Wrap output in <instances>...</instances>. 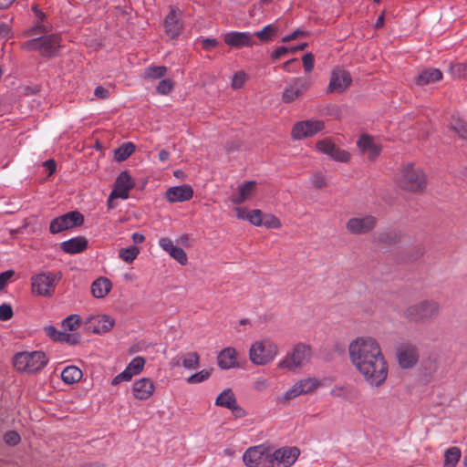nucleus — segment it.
<instances>
[{
  "label": "nucleus",
  "mask_w": 467,
  "mask_h": 467,
  "mask_svg": "<svg viewBox=\"0 0 467 467\" xmlns=\"http://www.w3.org/2000/svg\"><path fill=\"white\" fill-rule=\"evenodd\" d=\"M349 359L364 382L379 388L389 376V364L380 344L371 337H358L348 345Z\"/></svg>",
  "instance_id": "nucleus-1"
},
{
  "label": "nucleus",
  "mask_w": 467,
  "mask_h": 467,
  "mask_svg": "<svg viewBox=\"0 0 467 467\" xmlns=\"http://www.w3.org/2000/svg\"><path fill=\"white\" fill-rule=\"evenodd\" d=\"M394 182L397 187L402 191L422 193L428 186V176L420 166L407 163L399 169Z\"/></svg>",
  "instance_id": "nucleus-2"
},
{
  "label": "nucleus",
  "mask_w": 467,
  "mask_h": 467,
  "mask_svg": "<svg viewBox=\"0 0 467 467\" xmlns=\"http://www.w3.org/2000/svg\"><path fill=\"white\" fill-rule=\"evenodd\" d=\"M48 363L43 351H23L13 358V366L17 372L35 374L42 370Z\"/></svg>",
  "instance_id": "nucleus-3"
},
{
  "label": "nucleus",
  "mask_w": 467,
  "mask_h": 467,
  "mask_svg": "<svg viewBox=\"0 0 467 467\" xmlns=\"http://www.w3.org/2000/svg\"><path fill=\"white\" fill-rule=\"evenodd\" d=\"M300 455L297 447H283L274 449L267 446L263 454V467H290Z\"/></svg>",
  "instance_id": "nucleus-4"
},
{
  "label": "nucleus",
  "mask_w": 467,
  "mask_h": 467,
  "mask_svg": "<svg viewBox=\"0 0 467 467\" xmlns=\"http://www.w3.org/2000/svg\"><path fill=\"white\" fill-rule=\"evenodd\" d=\"M61 47V38L59 35L51 34L44 36L33 38L22 45L26 51H38L39 54L47 58H50L57 54Z\"/></svg>",
  "instance_id": "nucleus-5"
},
{
  "label": "nucleus",
  "mask_w": 467,
  "mask_h": 467,
  "mask_svg": "<svg viewBox=\"0 0 467 467\" xmlns=\"http://www.w3.org/2000/svg\"><path fill=\"white\" fill-rule=\"evenodd\" d=\"M60 276L52 272H42L32 275L31 292L34 296L51 297Z\"/></svg>",
  "instance_id": "nucleus-6"
},
{
  "label": "nucleus",
  "mask_w": 467,
  "mask_h": 467,
  "mask_svg": "<svg viewBox=\"0 0 467 467\" xmlns=\"http://www.w3.org/2000/svg\"><path fill=\"white\" fill-rule=\"evenodd\" d=\"M440 306L433 301H421L407 307L405 317L413 322H427L439 315Z\"/></svg>",
  "instance_id": "nucleus-7"
},
{
  "label": "nucleus",
  "mask_w": 467,
  "mask_h": 467,
  "mask_svg": "<svg viewBox=\"0 0 467 467\" xmlns=\"http://www.w3.org/2000/svg\"><path fill=\"white\" fill-rule=\"evenodd\" d=\"M278 352L277 346L273 342L262 340L253 344L249 350L251 361L255 365H265L271 362Z\"/></svg>",
  "instance_id": "nucleus-8"
},
{
  "label": "nucleus",
  "mask_w": 467,
  "mask_h": 467,
  "mask_svg": "<svg viewBox=\"0 0 467 467\" xmlns=\"http://www.w3.org/2000/svg\"><path fill=\"white\" fill-rule=\"evenodd\" d=\"M326 129V124L321 119H305L296 121L290 132L294 140H301L314 137Z\"/></svg>",
  "instance_id": "nucleus-9"
},
{
  "label": "nucleus",
  "mask_w": 467,
  "mask_h": 467,
  "mask_svg": "<svg viewBox=\"0 0 467 467\" xmlns=\"http://www.w3.org/2000/svg\"><path fill=\"white\" fill-rule=\"evenodd\" d=\"M378 219L372 214H363L349 218L346 223L347 231L353 235L371 233L377 226Z\"/></svg>",
  "instance_id": "nucleus-10"
},
{
  "label": "nucleus",
  "mask_w": 467,
  "mask_h": 467,
  "mask_svg": "<svg viewBox=\"0 0 467 467\" xmlns=\"http://www.w3.org/2000/svg\"><path fill=\"white\" fill-rule=\"evenodd\" d=\"M310 356V348L304 344H298L293 348L290 354H287L285 358L279 362L278 367L280 368L294 370L308 362Z\"/></svg>",
  "instance_id": "nucleus-11"
},
{
  "label": "nucleus",
  "mask_w": 467,
  "mask_h": 467,
  "mask_svg": "<svg viewBox=\"0 0 467 467\" xmlns=\"http://www.w3.org/2000/svg\"><path fill=\"white\" fill-rule=\"evenodd\" d=\"M352 84L351 74L339 67L332 69L329 78V84L327 88V94H342L344 93Z\"/></svg>",
  "instance_id": "nucleus-12"
},
{
  "label": "nucleus",
  "mask_w": 467,
  "mask_h": 467,
  "mask_svg": "<svg viewBox=\"0 0 467 467\" xmlns=\"http://www.w3.org/2000/svg\"><path fill=\"white\" fill-rule=\"evenodd\" d=\"M84 222L83 215L78 212H69L61 216L56 217L50 222L49 232L52 234L81 225Z\"/></svg>",
  "instance_id": "nucleus-13"
},
{
  "label": "nucleus",
  "mask_w": 467,
  "mask_h": 467,
  "mask_svg": "<svg viewBox=\"0 0 467 467\" xmlns=\"http://www.w3.org/2000/svg\"><path fill=\"white\" fill-rule=\"evenodd\" d=\"M316 149L335 161L348 162L351 159V154L348 150L337 147L330 138L317 140L316 142Z\"/></svg>",
  "instance_id": "nucleus-14"
},
{
  "label": "nucleus",
  "mask_w": 467,
  "mask_h": 467,
  "mask_svg": "<svg viewBox=\"0 0 467 467\" xmlns=\"http://www.w3.org/2000/svg\"><path fill=\"white\" fill-rule=\"evenodd\" d=\"M182 12L179 8L170 7V12L163 20L165 34L169 38L175 39L181 34L182 30Z\"/></svg>",
  "instance_id": "nucleus-15"
},
{
  "label": "nucleus",
  "mask_w": 467,
  "mask_h": 467,
  "mask_svg": "<svg viewBox=\"0 0 467 467\" xmlns=\"http://www.w3.org/2000/svg\"><path fill=\"white\" fill-rule=\"evenodd\" d=\"M418 348L410 343H403L397 348V359L402 368H410L419 360Z\"/></svg>",
  "instance_id": "nucleus-16"
},
{
  "label": "nucleus",
  "mask_w": 467,
  "mask_h": 467,
  "mask_svg": "<svg viewBox=\"0 0 467 467\" xmlns=\"http://www.w3.org/2000/svg\"><path fill=\"white\" fill-rule=\"evenodd\" d=\"M310 81L304 80L301 78H296L287 85L282 93V101L291 103L299 99L309 88Z\"/></svg>",
  "instance_id": "nucleus-17"
},
{
  "label": "nucleus",
  "mask_w": 467,
  "mask_h": 467,
  "mask_svg": "<svg viewBox=\"0 0 467 467\" xmlns=\"http://www.w3.org/2000/svg\"><path fill=\"white\" fill-rule=\"evenodd\" d=\"M215 405L230 410L236 418H243L246 415L245 410L238 405L232 389L223 390L216 398Z\"/></svg>",
  "instance_id": "nucleus-18"
},
{
  "label": "nucleus",
  "mask_w": 467,
  "mask_h": 467,
  "mask_svg": "<svg viewBox=\"0 0 467 467\" xmlns=\"http://www.w3.org/2000/svg\"><path fill=\"white\" fill-rule=\"evenodd\" d=\"M115 326L113 317L108 315H97L90 317L86 321V327L93 334H104L110 331Z\"/></svg>",
  "instance_id": "nucleus-19"
},
{
  "label": "nucleus",
  "mask_w": 467,
  "mask_h": 467,
  "mask_svg": "<svg viewBox=\"0 0 467 467\" xmlns=\"http://www.w3.org/2000/svg\"><path fill=\"white\" fill-rule=\"evenodd\" d=\"M256 193L257 182L255 181H245L238 185L230 200L234 204L239 205L253 200Z\"/></svg>",
  "instance_id": "nucleus-20"
},
{
  "label": "nucleus",
  "mask_w": 467,
  "mask_h": 467,
  "mask_svg": "<svg viewBox=\"0 0 467 467\" xmlns=\"http://www.w3.org/2000/svg\"><path fill=\"white\" fill-rule=\"evenodd\" d=\"M133 187L134 182L130 173L126 171L120 172L115 181L114 189L110 193V199L129 198V192Z\"/></svg>",
  "instance_id": "nucleus-21"
},
{
  "label": "nucleus",
  "mask_w": 467,
  "mask_h": 467,
  "mask_svg": "<svg viewBox=\"0 0 467 467\" xmlns=\"http://www.w3.org/2000/svg\"><path fill=\"white\" fill-rule=\"evenodd\" d=\"M224 43L233 48L250 47L255 45L253 36L248 32H229L223 36Z\"/></svg>",
  "instance_id": "nucleus-22"
},
{
  "label": "nucleus",
  "mask_w": 467,
  "mask_h": 467,
  "mask_svg": "<svg viewBox=\"0 0 467 467\" xmlns=\"http://www.w3.org/2000/svg\"><path fill=\"white\" fill-rule=\"evenodd\" d=\"M357 146L362 154H367L370 161H375L381 151V147L374 142L373 137L368 134H362Z\"/></svg>",
  "instance_id": "nucleus-23"
},
{
  "label": "nucleus",
  "mask_w": 467,
  "mask_h": 467,
  "mask_svg": "<svg viewBox=\"0 0 467 467\" xmlns=\"http://www.w3.org/2000/svg\"><path fill=\"white\" fill-rule=\"evenodd\" d=\"M159 245L169 254L171 257L176 260L180 265H186L188 257L184 250L176 246L168 237H162L159 240Z\"/></svg>",
  "instance_id": "nucleus-24"
},
{
  "label": "nucleus",
  "mask_w": 467,
  "mask_h": 467,
  "mask_svg": "<svg viewBox=\"0 0 467 467\" xmlns=\"http://www.w3.org/2000/svg\"><path fill=\"white\" fill-rule=\"evenodd\" d=\"M192 196L193 190L189 184L171 187L165 192V197L170 202L189 201Z\"/></svg>",
  "instance_id": "nucleus-25"
},
{
  "label": "nucleus",
  "mask_w": 467,
  "mask_h": 467,
  "mask_svg": "<svg viewBox=\"0 0 467 467\" xmlns=\"http://www.w3.org/2000/svg\"><path fill=\"white\" fill-rule=\"evenodd\" d=\"M155 390V386L151 379L142 378L133 383L132 392L137 400H145L150 399Z\"/></svg>",
  "instance_id": "nucleus-26"
},
{
  "label": "nucleus",
  "mask_w": 467,
  "mask_h": 467,
  "mask_svg": "<svg viewBox=\"0 0 467 467\" xmlns=\"http://www.w3.org/2000/svg\"><path fill=\"white\" fill-rule=\"evenodd\" d=\"M267 451V446L258 445L251 447L243 456L244 462L249 467H263V454Z\"/></svg>",
  "instance_id": "nucleus-27"
},
{
  "label": "nucleus",
  "mask_w": 467,
  "mask_h": 467,
  "mask_svg": "<svg viewBox=\"0 0 467 467\" xmlns=\"http://www.w3.org/2000/svg\"><path fill=\"white\" fill-rule=\"evenodd\" d=\"M218 366L223 369H230L238 366L237 353L234 348H225L217 357Z\"/></svg>",
  "instance_id": "nucleus-28"
},
{
  "label": "nucleus",
  "mask_w": 467,
  "mask_h": 467,
  "mask_svg": "<svg viewBox=\"0 0 467 467\" xmlns=\"http://www.w3.org/2000/svg\"><path fill=\"white\" fill-rule=\"evenodd\" d=\"M60 247L66 254H78L88 248V240L83 236H78L62 242Z\"/></svg>",
  "instance_id": "nucleus-29"
},
{
  "label": "nucleus",
  "mask_w": 467,
  "mask_h": 467,
  "mask_svg": "<svg viewBox=\"0 0 467 467\" xmlns=\"http://www.w3.org/2000/svg\"><path fill=\"white\" fill-rule=\"evenodd\" d=\"M112 283L107 277L100 276L91 284V294L95 298H104L111 291Z\"/></svg>",
  "instance_id": "nucleus-30"
},
{
  "label": "nucleus",
  "mask_w": 467,
  "mask_h": 467,
  "mask_svg": "<svg viewBox=\"0 0 467 467\" xmlns=\"http://www.w3.org/2000/svg\"><path fill=\"white\" fill-rule=\"evenodd\" d=\"M449 129L455 132L461 139L467 140V120L461 116H451Z\"/></svg>",
  "instance_id": "nucleus-31"
},
{
  "label": "nucleus",
  "mask_w": 467,
  "mask_h": 467,
  "mask_svg": "<svg viewBox=\"0 0 467 467\" xmlns=\"http://www.w3.org/2000/svg\"><path fill=\"white\" fill-rule=\"evenodd\" d=\"M82 370L77 366H67L61 373V379L66 384H74L78 382L82 379Z\"/></svg>",
  "instance_id": "nucleus-32"
},
{
  "label": "nucleus",
  "mask_w": 467,
  "mask_h": 467,
  "mask_svg": "<svg viewBox=\"0 0 467 467\" xmlns=\"http://www.w3.org/2000/svg\"><path fill=\"white\" fill-rule=\"evenodd\" d=\"M442 78L441 70L432 68L422 71L416 78L418 85L424 86L431 82L439 81Z\"/></svg>",
  "instance_id": "nucleus-33"
},
{
  "label": "nucleus",
  "mask_w": 467,
  "mask_h": 467,
  "mask_svg": "<svg viewBox=\"0 0 467 467\" xmlns=\"http://www.w3.org/2000/svg\"><path fill=\"white\" fill-rule=\"evenodd\" d=\"M136 150L135 145L132 142H125L114 150V160L118 162L124 161Z\"/></svg>",
  "instance_id": "nucleus-34"
},
{
  "label": "nucleus",
  "mask_w": 467,
  "mask_h": 467,
  "mask_svg": "<svg viewBox=\"0 0 467 467\" xmlns=\"http://www.w3.org/2000/svg\"><path fill=\"white\" fill-rule=\"evenodd\" d=\"M461 458V451L457 447L446 450L444 453V467H455Z\"/></svg>",
  "instance_id": "nucleus-35"
},
{
  "label": "nucleus",
  "mask_w": 467,
  "mask_h": 467,
  "mask_svg": "<svg viewBox=\"0 0 467 467\" xmlns=\"http://www.w3.org/2000/svg\"><path fill=\"white\" fill-rule=\"evenodd\" d=\"M167 73V67L164 66H151L145 69L143 74L144 79H159Z\"/></svg>",
  "instance_id": "nucleus-36"
},
{
  "label": "nucleus",
  "mask_w": 467,
  "mask_h": 467,
  "mask_svg": "<svg viewBox=\"0 0 467 467\" xmlns=\"http://www.w3.org/2000/svg\"><path fill=\"white\" fill-rule=\"evenodd\" d=\"M277 34V27L274 25H267L262 30L254 33V36L261 42H269Z\"/></svg>",
  "instance_id": "nucleus-37"
},
{
  "label": "nucleus",
  "mask_w": 467,
  "mask_h": 467,
  "mask_svg": "<svg viewBox=\"0 0 467 467\" xmlns=\"http://www.w3.org/2000/svg\"><path fill=\"white\" fill-rule=\"evenodd\" d=\"M140 254V249L137 246H130L129 248H122L119 250V257L126 263H132Z\"/></svg>",
  "instance_id": "nucleus-38"
},
{
  "label": "nucleus",
  "mask_w": 467,
  "mask_h": 467,
  "mask_svg": "<svg viewBox=\"0 0 467 467\" xmlns=\"http://www.w3.org/2000/svg\"><path fill=\"white\" fill-rule=\"evenodd\" d=\"M81 319L78 315H70L63 320L62 328L65 331H73L79 327Z\"/></svg>",
  "instance_id": "nucleus-39"
},
{
  "label": "nucleus",
  "mask_w": 467,
  "mask_h": 467,
  "mask_svg": "<svg viewBox=\"0 0 467 467\" xmlns=\"http://www.w3.org/2000/svg\"><path fill=\"white\" fill-rule=\"evenodd\" d=\"M144 365L145 359L141 357H136L130 362L126 368L130 373H131V376L133 377L142 371Z\"/></svg>",
  "instance_id": "nucleus-40"
},
{
  "label": "nucleus",
  "mask_w": 467,
  "mask_h": 467,
  "mask_svg": "<svg viewBox=\"0 0 467 467\" xmlns=\"http://www.w3.org/2000/svg\"><path fill=\"white\" fill-rule=\"evenodd\" d=\"M248 79V75L244 71L240 70L234 74L231 81V88L233 89L242 88Z\"/></svg>",
  "instance_id": "nucleus-41"
},
{
  "label": "nucleus",
  "mask_w": 467,
  "mask_h": 467,
  "mask_svg": "<svg viewBox=\"0 0 467 467\" xmlns=\"http://www.w3.org/2000/svg\"><path fill=\"white\" fill-rule=\"evenodd\" d=\"M200 358L196 352L186 354L182 359V365L187 369H194L199 367Z\"/></svg>",
  "instance_id": "nucleus-42"
},
{
  "label": "nucleus",
  "mask_w": 467,
  "mask_h": 467,
  "mask_svg": "<svg viewBox=\"0 0 467 467\" xmlns=\"http://www.w3.org/2000/svg\"><path fill=\"white\" fill-rule=\"evenodd\" d=\"M450 72L455 78H467V65L456 63L451 66Z\"/></svg>",
  "instance_id": "nucleus-43"
},
{
  "label": "nucleus",
  "mask_w": 467,
  "mask_h": 467,
  "mask_svg": "<svg viewBox=\"0 0 467 467\" xmlns=\"http://www.w3.org/2000/svg\"><path fill=\"white\" fill-rule=\"evenodd\" d=\"M263 225L268 229H279L282 226L279 218L272 213H265L263 218Z\"/></svg>",
  "instance_id": "nucleus-44"
},
{
  "label": "nucleus",
  "mask_w": 467,
  "mask_h": 467,
  "mask_svg": "<svg viewBox=\"0 0 467 467\" xmlns=\"http://www.w3.org/2000/svg\"><path fill=\"white\" fill-rule=\"evenodd\" d=\"M299 383L305 394H308L314 391L319 386V382L317 381V379L313 378L301 379L299 380Z\"/></svg>",
  "instance_id": "nucleus-45"
},
{
  "label": "nucleus",
  "mask_w": 467,
  "mask_h": 467,
  "mask_svg": "<svg viewBox=\"0 0 467 467\" xmlns=\"http://www.w3.org/2000/svg\"><path fill=\"white\" fill-rule=\"evenodd\" d=\"M248 216V222L254 226L263 225V218L265 213L260 209L251 210Z\"/></svg>",
  "instance_id": "nucleus-46"
},
{
  "label": "nucleus",
  "mask_w": 467,
  "mask_h": 467,
  "mask_svg": "<svg viewBox=\"0 0 467 467\" xmlns=\"http://www.w3.org/2000/svg\"><path fill=\"white\" fill-rule=\"evenodd\" d=\"M210 376H211V370L203 369V370H201V371L190 376L187 379V381L191 384L201 383V382L208 379L210 378Z\"/></svg>",
  "instance_id": "nucleus-47"
},
{
  "label": "nucleus",
  "mask_w": 467,
  "mask_h": 467,
  "mask_svg": "<svg viewBox=\"0 0 467 467\" xmlns=\"http://www.w3.org/2000/svg\"><path fill=\"white\" fill-rule=\"evenodd\" d=\"M379 240L385 244H396L400 241V234L395 231L386 232L379 235Z\"/></svg>",
  "instance_id": "nucleus-48"
},
{
  "label": "nucleus",
  "mask_w": 467,
  "mask_h": 467,
  "mask_svg": "<svg viewBox=\"0 0 467 467\" xmlns=\"http://www.w3.org/2000/svg\"><path fill=\"white\" fill-rule=\"evenodd\" d=\"M311 186L315 189L320 190L327 185L326 177L321 173H315L310 179Z\"/></svg>",
  "instance_id": "nucleus-49"
},
{
  "label": "nucleus",
  "mask_w": 467,
  "mask_h": 467,
  "mask_svg": "<svg viewBox=\"0 0 467 467\" xmlns=\"http://www.w3.org/2000/svg\"><path fill=\"white\" fill-rule=\"evenodd\" d=\"M174 83L171 79H162L159 82L156 89L159 94L167 95L173 89Z\"/></svg>",
  "instance_id": "nucleus-50"
},
{
  "label": "nucleus",
  "mask_w": 467,
  "mask_h": 467,
  "mask_svg": "<svg viewBox=\"0 0 467 467\" xmlns=\"http://www.w3.org/2000/svg\"><path fill=\"white\" fill-rule=\"evenodd\" d=\"M80 341V335L79 334H69L67 333V331L61 332V336L59 338V342H67L70 345H77Z\"/></svg>",
  "instance_id": "nucleus-51"
},
{
  "label": "nucleus",
  "mask_w": 467,
  "mask_h": 467,
  "mask_svg": "<svg viewBox=\"0 0 467 467\" xmlns=\"http://www.w3.org/2000/svg\"><path fill=\"white\" fill-rule=\"evenodd\" d=\"M303 66L306 73L312 72L314 68V56L312 53H306L302 57Z\"/></svg>",
  "instance_id": "nucleus-52"
},
{
  "label": "nucleus",
  "mask_w": 467,
  "mask_h": 467,
  "mask_svg": "<svg viewBox=\"0 0 467 467\" xmlns=\"http://www.w3.org/2000/svg\"><path fill=\"white\" fill-rule=\"evenodd\" d=\"M132 379L131 373H130L127 368H125L121 373L115 376L112 380L111 384L113 386L119 385L122 381H130Z\"/></svg>",
  "instance_id": "nucleus-53"
},
{
  "label": "nucleus",
  "mask_w": 467,
  "mask_h": 467,
  "mask_svg": "<svg viewBox=\"0 0 467 467\" xmlns=\"http://www.w3.org/2000/svg\"><path fill=\"white\" fill-rule=\"evenodd\" d=\"M14 313L10 305L3 304L0 306V320L6 321L12 318Z\"/></svg>",
  "instance_id": "nucleus-54"
},
{
  "label": "nucleus",
  "mask_w": 467,
  "mask_h": 467,
  "mask_svg": "<svg viewBox=\"0 0 467 467\" xmlns=\"http://www.w3.org/2000/svg\"><path fill=\"white\" fill-rule=\"evenodd\" d=\"M44 330L51 339L54 341H59L62 331H58L54 326L51 325L46 326Z\"/></svg>",
  "instance_id": "nucleus-55"
},
{
  "label": "nucleus",
  "mask_w": 467,
  "mask_h": 467,
  "mask_svg": "<svg viewBox=\"0 0 467 467\" xmlns=\"http://www.w3.org/2000/svg\"><path fill=\"white\" fill-rule=\"evenodd\" d=\"M15 275L14 270H7L0 274V291L4 290L7 283Z\"/></svg>",
  "instance_id": "nucleus-56"
},
{
  "label": "nucleus",
  "mask_w": 467,
  "mask_h": 467,
  "mask_svg": "<svg viewBox=\"0 0 467 467\" xmlns=\"http://www.w3.org/2000/svg\"><path fill=\"white\" fill-rule=\"evenodd\" d=\"M94 95L99 99H107L110 93L109 89L104 88L103 86H98L94 90Z\"/></svg>",
  "instance_id": "nucleus-57"
},
{
  "label": "nucleus",
  "mask_w": 467,
  "mask_h": 467,
  "mask_svg": "<svg viewBox=\"0 0 467 467\" xmlns=\"http://www.w3.org/2000/svg\"><path fill=\"white\" fill-rule=\"evenodd\" d=\"M251 210H248L247 208L245 207H235L234 208V212L236 213V216L239 220H246L248 221V216L250 215L249 213H250Z\"/></svg>",
  "instance_id": "nucleus-58"
},
{
  "label": "nucleus",
  "mask_w": 467,
  "mask_h": 467,
  "mask_svg": "<svg viewBox=\"0 0 467 467\" xmlns=\"http://www.w3.org/2000/svg\"><path fill=\"white\" fill-rule=\"evenodd\" d=\"M268 385L269 384L267 379L264 378H258L254 382V389L258 391H263L267 389Z\"/></svg>",
  "instance_id": "nucleus-59"
},
{
  "label": "nucleus",
  "mask_w": 467,
  "mask_h": 467,
  "mask_svg": "<svg viewBox=\"0 0 467 467\" xmlns=\"http://www.w3.org/2000/svg\"><path fill=\"white\" fill-rule=\"evenodd\" d=\"M49 31V28H47L46 26L42 24V22L38 21L35 26L30 30L32 35H38V34H46Z\"/></svg>",
  "instance_id": "nucleus-60"
},
{
  "label": "nucleus",
  "mask_w": 467,
  "mask_h": 467,
  "mask_svg": "<svg viewBox=\"0 0 467 467\" xmlns=\"http://www.w3.org/2000/svg\"><path fill=\"white\" fill-rule=\"evenodd\" d=\"M287 53H290V48L285 47H279L272 53L271 57L274 60H276Z\"/></svg>",
  "instance_id": "nucleus-61"
},
{
  "label": "nucleus",
  "mask_w": 467,
  "mask_h": 467,
  "mask_svg": "<svg viewBox=\"0 0 467 467\" xmlns=\"http://www.w3.org/2000/svg\"><path fill=\"white\" fill-rule=\"evenodd\" d=\"M300 396L297 389L293 385L284 395L285 400H290Z\"/></svg>",
  "instance_id": "nucleus-62"
},
{
  "label": "nucleus",
  "mask_w": 467,
  "mask_h": 467,
  "mask_svg": "<svg viewBox=\"0 0 467 467\" xmlns=\"http://www.w3.org/2000/svg\"><path fill=\"white\" fill-rule=\"evenodd\" d=\"M43 165L48 171V176H51L56 171L57 164L54 160H47Z\"/></svg>",
  "instance_id": "nucleus-63"
},
{
  "label": "nucleus",
  "mask_w": 467,
  "mask_h": 467,
  "mask_svg": "<svg viewBox=\"0 0 467 467\" xmlns=\"http://www.w3.org/2000/svg\"><path fill=\"white\" fill-rule=\"evenodd\" d=\"M218 46V42L214 38H205L202 40V47L205 49H210Z\"/></svg>",
  "instance_id": "nucleus-64"
}]
</instances>
